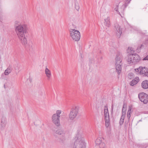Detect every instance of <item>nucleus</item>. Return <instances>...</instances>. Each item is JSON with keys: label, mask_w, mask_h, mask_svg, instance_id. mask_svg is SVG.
Segmentation results:
<instances>
[{"label": "nucleus", "mask_w": 148, "mask_h": 148, "mask_svg": "<svg viewBox=\"0 0 148 148\" xmlns=\"http://www.w3.org/2000/svg\"><path fill=\"white\" fill-rule=\"evenodd\" d=\"M15 31L18 37L22 44L25 48L29 51L33 49V43L32 41L27 43V40L25 34L28 33V28L26 24H18L16 23L14 25Z\"/></svg>", "instance_id": "1"}, {"label": "nucleus", "mask_w": 148, "mask_h": 148, "mask_svg": "<svg viewBox=\"0 0 148 148\" xmlns=\"http://www.w3.org/2000/svg\"><path fill=\"white\" fill-rule=\"evenodd\" d=\"M82 134V131H77L75 138V141L72 148H85V143Z\"/></svg>", "instance_id": "2"}, {"label": "nucleus", "mask_w": 148, "mask_h": 148, "mask_svg": "<svg viewBox=\"0 0 148 148\" xmlns=\"http://www.w3.org/2000/svg\"><path fill=\"white\" fill-rule=\"evenodd\" d=\"M140 60L139 56L138 55L136 54H130L128 56L127 58L126 59V60L128 64L134 63L138 62Z\"/></svg>", "instance_id": "3"}, {"label": "nucleus", "mask_w": 148, "mask_h": 148, "mask_svg": "<svg viewBox=\"0 0 148 148\" xmlns=\"http://www.w3.org/2000/svg\"><path fill=\"white\" fill-rule=\"evenodd\" d=\"M70 36L75 41L79 40L80 38L79 32L75 29H71L70 31Z\"/></svg>", "instance_id": "4"}, {"label": "nucleus", "mask_w": 148, "mask_h": 148, "mask_svg": "<svg viewBox=\"0 0 148 148\" xmlns=\"http://www.w3.org/2000/svg\"><path fill=\"white\" fill-rule=\"evenodd\" d=\"M79 110L78 106L73 107L71 110L69 115V118L71 120H73L77 116Z\"/></svg>", "instance_id": "5"}, {"label": "nucleus", "mask_w": 148, "mask_h": 148, "mask_svg": "<svg viewBox=\"0 0 148 148\" xmlns=\"http://www.w3.org/2000/svg\"><path fill=\"white\" fill-rule=\"evenodd\" d=\"M138 97L140 100L145 104L148 102V95L144 92L138 94Z\"/></svg>", "instance_id": "6"}, {"label": "nucleus", "mask_w": 148, "mask_h": 148, "mask_svg": "<svg viewBox=\"0 0 148 148\" xmlns=\"http://www.w3.org/2000/svg\"><path fill=\"white\" fill-rule=\"evenodd\" d=\"M55 133L57 134L62 135V137L60 138V140L62 143L65 140V137L64 135L66 132L62 128L58 129L56 130Z\"/></svg>", "instance_id": "7"}, {"label": "nucleus", "mask_w": 148, "mask_h": 148, "mask_svg": "<svg viewBox=\"0 0 148 148\" xmlns=\"http://www.w3.org/2000/svg\"><path fill=\"white\" fill-rule=\"evenodd\" d=\"M52 121L57 126H59L60 125V117L57 116L56 114H53L52 117Z\"/></svg>", "instance_id": "8"}, {"label": "nucleus", "mask_w": 148, "mask_h": 148, "mask_svg": "<svg viewBox=\"0 0 148 148\" xmlns=\"http://www.w3.org/2000/svg\"><path fill=\"white\" fill-rule=\"evenodd\" d=\"M115 27L116 29L115 31L116 35L118 38H119L122 33V30L120 27L117 24H116Z\"/></svg>", "instance_id": "9"}, {"label": "nucleus", "mask_w": 148, "mask_h": 148, "mask_svg": "<svg viewBox=\"0 0 148 148\" xmlns=\"http://www.w3.org/2000/svg\"><path fill=\"white\" fill-rule=\"evenodd\" d=\"M122 56L120 52H118L116 57V64H121L122 61L121 58Z\"/></svg>", "instance_id": "10"}, {"label": "nucleus", "mask_w": 148, "mask_h": 148, "mask_svg": "<svg viewBox=\"0 0 148 148\" xmlns=\"http://www.w3.org/2000/svg\"><path fill=\"white\" fill-rule=\"evenodd\" d=\"M140 74L148 77V69L145 67L143 68L140 71Z\"/></svg>", "instance_id": "11"}, {"label": "nucleus", "mask_w": 148, "mask_h": 148, "mask_svg": "<svg viewBox=\"0 0 148 148\" xmlns=\"http://www.w3.org/2000/svg\"><path fill=\"white\" fill-rule=\"evenodd\" d=\"M45 73L47 78V79L49 80L51 76V71L48 68H46L45 70Z\"/></svg>", "instance_id": "12"}, {"label": "nucleus", "mask_w": 148, "mask_h": 148, "mask_svg": "<svg viewBox=\"0 0 148 148\" xmlns=\"http://www.w3.org/2000/svg\"><path fill=\"white\" fill-rule=\"evenodd\" d=\"M104 25L106 27H109L110 26V17H108L104 19Z\"/></svg>", "instance_id": "13"}, {"label": "nucleus", "mask_w": 148, "mask_h": 148, "mask_svg": "<svg viewBox=\"0 0 148 148\" xmlns=\"http://www.w3.org/2000/svg\"><path fill=\"white\" fill-rule=\"evenodd\" d=\"M121 64H115V66L116 72L118 74H119L121 71Z\"/></svg>", "instance_id": "14"}, {"label": "nucleus", "mask_w": 148, "mask_h": 148, "mask_svg": "<svg viewBox=\"0 0 148 148\" xmlns=\"http://www.w3.org/2000/svg\"><path fill=\"white\" fill-rule=\"evenodd\" d=\"M142 87L144 89H147L148 88V81L145 80L143 81L141 84Z\"/></svg>", "instance_id": "15"}, {"label": "nucleus", "mask_w": 148, "mask_h": 148, "mask_svg": "<svg viewBox=\"0 0 148 148\" xmlns=\"http://www.w3.org/2000/svg\"><path fill=\"white\" fill-rule=\"evenodd\" d=\"M6 123V120L5 118L2 117L1 119V125L2 128H4L5 127Z\"/></svg>", "instance_id": "16"}, {"label": "nucleus", "mask_w": 148, "mask_h": 148, "mask_svg": "<svg viewBox=\"0 0 148 148\" xmlns=\"http://www.w3.org/2000/svg\"><path fill=\"white\" fill-rule=\"evenodd\" d=\"M104 115L105 118L109 117V115L108 113V110L107 106H105L104 109Z\"/></svg>", "instance_id": "17"}, {"label": "nucleus", "mask_w": 148, "mask_h": 148, "mask_svg": "<svg viewBox=\"0 0 148 148\" xmlns=\"http://www.w3.org/2000/svg\"><path fill=\"white\" fill-rule=\"evenodd\" d=\"M12 70V68L11 67L9 66L5 70L4 74L5 75H9L11 72Z\"/></svg>", "instance_id": "18"}, {"label": "nucleus", "mask_w": 148, "mask_h": 148, "mask_svg": "<svg viewBox=\"0 0 148 148\" xmlns=\"http://www.w3.org/2000/svg\"><path fill=\"white\" fill-rule=\"evenodd\" d=\"M125 3L122 6L121 8H120L119 9L118 12H119V14L120 15V13H123V12L124 9L127 6H126L125 7Z\"/></svg>", "instance_id": "19"}, {"label": "nucleus", "mask_w": 148, "mask_h": 148, "mask_svg": "<svg viewBox=\"0 0 148 148\" xmlns=\"http://www.w3.org/2000/svg\"><path fill=\"white\" fill-rule=\"evenodd\" d=\"M126 106L125 105V104H123L122 110V115L125 116L126 111Z\"/></svg>", "instance_id": "20"}, {"label": "nucleus", "mask_w": 148, "mask_h": 148, "mask_svg": "<svg viewBox=\"0 0 148 148\" xmlns=\"http://www.w3.org/2000/svg\"><path fill=\"white\" fill-rule=\"evenodd\" d=\"M102 138L99 137L96 140L95 143L96 145H99L101 143L102 141Z\"/></svg>", "instance_id": "21"}, {"label": "nucleus", "mask_w": 148, "mask_h": 148, "mask_svg": "<svg viewBox=\"0 0 148 148\" xmlns=\"http://www.w3.org/2000/svg\"><path fill=\"white\" fill-rule=\"evenodd\" d=\"M105 120L106 126V127H108L110 124L109 117L105 118Z\"/></svg>", "instance_id": "22"}, {"label": "nucleus", "mask_w": 148, "mask_h": 148, "mask_svg": "<svg viewBox=\"0 0 148 148\" xmlns=\"http://www.w3.org/2000/svg\"><path fill=\"white\" fill-rule=\"evenodd\" d=\"M127 51L130 54H132V53L134 52V50L133 48L129 47L127 49Z\"/></svg>", "instance_id": "23"}, {"label": "nucleus", "mask_w": 148, "mask_h": 148, "mask_svg": "<svg viewBox=\"0 0 148 148\" xmlns=\"http://www.w3.org/2000/svg\"><path fill=\"white\" fill-rule=\"evenodd\" d=\"M125 117V116L121 115V118L119 121V124L120 125H121L123 124Z\"/></svg>", "instance_id": "24"}, {"label": "nucleus", "mask_w": 148, "mask_h": 148, "mask_svg": "<svg viewBox=\"0 0 148 148\" xmlns=\"http://www.w3.org/2000/svg\"><path fill=\"white\" fill-rule=\"evenodd\" d=\"M138 82V79L137 80L135 79H133L131 82L130 83V84L131 86H133L135 84H136Z\"/></svg>", "instance_id": "25"}, {"label": "nucleus", "mask_w": 148, "mask_h": 148, "mask_svg": "<svg viewBox=\"0 0 148 148\" xmlns=\"http://www.w3.org/2000/svg\"><path fill=\"white\" fill-rule=\"evenodd\" d=\"M61 110H58L56 111V114H56L57 116L60 117V115L61 114Z\"/></svg>", "instance_id": "26"}, {"label": "nucleus", "mask_w": 148, "mask_h": 148, "mask_svg": "<svg viewBox=\"0 0 148 148\" xmlns=\"http://www.w3.org/2000/svg\"><path fill=\"white\" fill-rule=\"evenodd\" d=\"M75 8L76 9L77 11H79V10L80 7H79V4L78 3H75Z\"/></svg>", "instance_id": "27"}, {"label": "nucleus", "mask_w": 148, "mask_h": 148, "mask_svg": "<svg viewBox=\"0 0 148 148\" xmlns=\"http://www.w3.org/2000/svg\"><path fill=\"white\" fill-rule=\"evenodd\" d=\"M99 145L100 148H106L105 145L102 142Z\"/></svg>", "instance_id": "28"}, {"label": "nucleus", "mask_w": 148, "mask_h": 148, "mask_svg": "<svg viewBox=\"0 0 148 148\" xmlns=\"http://www.w3.org/2000/svg\"><path fill=\"white\" fill-rule=\"evenodd\" d=\"M143 68V67H140L138 69H135V71L137 73L139 71V73L140 74V71L142 70V69Z\"/></svg>", "instance_id": "29"}, {"label": "nucleus", "mask_w": 148, "mask_h": 148, "mask_svg": "<svg viewBox=\"0 0 148 148\" xmlns=\"http://www.w3.org/2000/svg\"><path fill=\"white\" fill-rule=\"evenodd\" d=\"M39 93L40 95L41 96H44L45 95V93L44 91H40L39 92Z\"/></svg>", "instance_id": "30"}, {"label": "nucleus", "mask_w": 148, "mask_h": 148, "mask_svg": "<svg viewBox=\"0 0 148 148\" xmlns=\"http://www.w3.org/2000/svg\"><path fill=\"white\" fill-rule=\"evenodd\" d=\"M131 0H125V7L126 6H127L128 5V4L130 3V1H131Z\"/></svg>", "instance_id": "31"}, {"label": "nucleus", "mask_w": 148, "mask_h": 148, "mask_svg": "<svg viewBox=\"0 0 148 148\" xmlns=\"http://www.w3.org/2000/svg\"><path fill=\"white\" fill-rule=\"evenodd\" d=\"M128 77L130 78V79H132V78H133L134 77L132 73H129L128 75Z\"/></svg>", "instance_id": "32"}, {"label": "nucleus", "mask_w": 148, "mask_h": 148, "mask_svg": "<svg viewBox=\"0 0 148 148\" xmlns=\"http://www.w3.org/2000/svg\"><path fill=\"white\" fill-rule=\"evenodd\" d=\"M131 110H132V108L131 107H130L129 109V110H128L127 114H130L131 113Z\"/></svg>", "instance_id": "33"}, {"label": "nucleus", "mask_w": 148, "mask_h": 148, "mask_svg": "<svg viewBox=\"0 0 148 148\" xmlns=\"http://www.w3.org/2000/svg\"><path fill=\"white\" fill-rule=\"evenodd\" d=\"M127 115L128 119L129 120L130 119V117H131V114H127Z\"/></svg>", "instance_id": "34"}, {"label": "nucleus", "mask_w": 148, "mask_h": 148, "mask_svg": "<svg viewBox=\"0 0 148 148\" xmlns=\"http://www.w3.org/2000/svg\"><path fill=\"white\" fill-rule=\"evenodd\" d=\"M143 60H148V55H147L146 57H145L143 59Z\"/></svg>", "instance_id": "35"}, {"label": "nucleus", "mask_w": 148, "mask_h": 148, "mask_svg": "<svg viewBox=\"0 0 148 148\" xmlns=\"http://www.w3.org/2000/svg\"><path fill=\"white\" fill-rule=\"evenodd\" d=\"M118 5H117L116 7L115 8L114 10L118 12L119 9L118 8Z\"/></svg>", "instance_id": "36"}, {"label": "nucleus", "mask_w": 148, "mask_h": 148, "mask_svg": "<svg viewBox=\"0 0 148 148\" xmlns=\"http://www.w3.org/2000/svg\"><path fill=\"white\" fill-rule=\"evenodd\" d=\"M112 108H113V106H112Z\"/></svg>", "instance_id": "37"}, {"label": "nucleus", "mask_w": 148, "mask_h": 148, "mask_svg": "<svg viewBox=\"0 0 148 148\" xmlns=\"http://www.w3.org/2000/svg\"><path fill=\"white\" fill-rule=\"evenodd\" d=\"M142 46H143V45H141V47H142Z\"/></svg>", "instance_id": "38"}]
</instances>
